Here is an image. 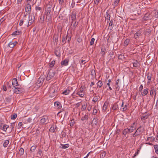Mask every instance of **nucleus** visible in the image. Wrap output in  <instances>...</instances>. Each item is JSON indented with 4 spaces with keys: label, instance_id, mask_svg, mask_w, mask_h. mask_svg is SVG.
<instances>
[{
    "label": "nucleus",
    "instance_id": "43",
    "mask_svg": "<svg viewBox=\"0 0 158 158\" xmlns=\"http://www.w3.org/2000/svg\"><path fill=\"white\" fill-rule=\"evenodd\" d=\"M148 117V115H143L142 116L141 118V120H144L147 119Z\"/></svg>",
    "mask_w": 158,
    "mask_h": 158
},
{
    "label": "nucleus",
    "instance_id": "26",
    "mask_svg": "<svg viewBox=\"0 0 158 158\" xmlns=\"http://www.w3.org/2000/svg\"><path fill=\"white\" fill-rule=\"evenodd\" d=\"M107 103L105 102L102 107V111L103 112H105L107 109Z\"/></svg>",
    "mask_w": 158,
    "mask_h": 158
},
{
    "label": "nucleus",
    "instance_id": "22",
    "mask_svg": "<svg viewBox=\"0 0 158 158\" xmlns=\"http://www.w3.org/2000/svg\"><path fill=\"white\" fill-rule=\"evenodd\" d=\"M150 15L148 13H147L145 14V15L143 17V19L145 20H148L150 18Z\"/></svg>",
    "mask_w": 158,
    "mask_h": 158
},
{
    "label": "nucleus",
    "instance_id": "62",
    "mask_svg": "<svg viewBox=\"0 0 158 158\" xmlns=\"http://www.w3.org/2000/svg\"><path fill=\"white\" fill-rule=\"evenodd\" d=\"M106 51V49L105 48H102L101 49V52L102 53V55H104L105 54V51Z\"/></svg>",
    "mask_w": 158,
    "mask_h": 158
},
{
    "label": "nucleus",
    "instance_id": "40",
    "mask_svg": "<svg viewBox=\"0 0 158 158\" xmlns=\"http://www.w3.org/2000/svg\"><path fill=\"white\" fill-rule=\"evenodd\" d=\"M52 10H48L46 9L45 10V14L46 15H51L52 14L51 13V11Z\"/></svg>",
    "mask_w": 158,
    "mask_h": 158
},
{
    "label": "nucleus",
    "instance_id": "37",
    "mask_svg": "<svg viewBox=\"0 0 158 158\" xmlns=\"http://www.w3.org/2000/svg\"><path fill=\"white\" fill-rule=\"evenodd\" d=\"M24 153V150L23 148H21L19 151V153L21 155H23Z\"/></svg>",
    "mask_w": 158,
    "mask_h": 158
},
{
    "label": "nucleus",
    "instance_id": "45",
    "mask_svg": "<svg viewBox=\"0 0 158 158\" xmlns=\"http://www.w3.org/2000/svg\"><path fill=\"white\" fill-rule=\"evenodd\" d=\"M130 42V40L128 39H127L124 41V44L126 46L128 45Z\"/></svg>",
    "mask_w": 158,
    "mask_h": 158
},
{
    "label": "nucleus",
    "instance_id": "9",
    "mask_svg": "<svg viewBox=\"0 0 158 158\" xmlns=\"http://www.w3.org/2000/svg\"><path fill=\"white\" fill-rule=\"evenodd\" d=\"M9 127V126L5 124L2 123L0 124V128L5 131H6L7 129Z\"/></svg>",
    "mask_w": 158,
    "mask_h": 158
},
{
    "label": "nucleus",
    "instance_id": "41",
    "mask_svg": "<svg viewBox=\"0 0 158 158\" xmlns=\"http://www.w3.org/2000/svg\"><path fill=\"white\" fill-rule=\"evenodd\" d=\"M69 123H70V126L71 127H73L75 123L74 119H73L71 120H70L69 122Z\"/></svg>",
    "mask_w": 158,
    "mask_h": 158
},
{
    "label": "nucleus",
    "instance_id": "19",
    "mask_svg": "<svg viewBox=\"0 0 158 158\" xmlns=\"http://www.w3.org/2000/svg\"><path fill=\"white\" fill-rule=\"evenodd\" d=\"M141 32L140 31H138L137 32H136L134 35V37L135 39L138 38L139 36H140L141 35Z\"/></svg>",
    "mask_w": 158,
    "mask_h": 158
},
{
    "label": "nucleus",
    "instance_id": "27",
    "mask_svg": "<svg viewBox=\"0 0 158 158\" xmlns=\"http://www.w3.org/2000/svg\"><path fill=\"white\" fill-rule=\"evenodd\" d=\"M87 104L86 103H84L82 106L81 110L82 111H84L85 110L87 106Z\"/></svg>",
    "mask_w": 158,
    "mask_h": 158
},
{
    "label": "nucleus",
    "instance_id": "34",
    "mask_svg": "<svg viewBox=\"0 0 158 158\" xmlns=\"http://www.w3.org/2000/svg\"><path fill=\"white\" fill-rule=\"evenodd\" d=\"M37 147V146L35 145H34L31 148H30V151L31 152H33L35 150V149H36V148Z\"/></svg>",
    "mask_w": 158,
    "mask_h": 158
},
{
    "label": "nucleus",
    "instance_id": "6",
    "mask_svg": "<svg viewBox=\"0 0 158 158\" xmlns=\"http://www.w3.org/2000/svg\"><path fill=\"white\" fill-rule=\"evenodd\" d=\"M77 94L79 95L80 97L81 98H83L85 94L83 88L82 87H81L80 88L77 92Z\"/></svg>",
    "mask_w": 158,
    "mask_h": 158
},
{
    "label": "nucleus",
    "instance_id": "29",
    "mask_svg": "<svg viewBox=\"0 0 158 158\" xmlns=\"http://www.w3.org/2000/svg\"><path fill=\"white\" fill-rule=\"evenodd\" d=\"M21 33L22 32L21 31H16L13 32L12 34L15 35H19L21 34Z\"/></svg>",
    "mask_w": 158,
    "mask_h": 158
},
{
    "label": "nucleus",
    "instance_id": "24",
    "mask_svg": "<svg viewBox=\"0 0 158 158\" xmlns=\"http://www.w3.org/2000/svg\"><path fill=\"white\" fill-rule=\"evenodd\" d=\"M97 88H101L103 85V83L102 81L99 80L98 82L97 83Z\"/></svg>",
    "mask_w": 158,
    "mask_h": 158
},
{
    "label": "nucleus",
    "instance_id": "4",
    "mask_svg": "<svg viewBox=\"0 0 158 158\" xmlns=\"http://www.w3.org/2000/svg\"><path fill=\"white\" fill-rule=\"evenodd\" d=\"M35 18L34 14L32 13L30 15H29L28 19V26L31 25L35 21Z\"/></svg>",
    "mask_w": 158,
    "mask_h": 158
},
{
    "label": "nucleus",
    "instance_id": "56",
    "mask_svg": "<svg viewBox=\"0 0 158 158\" xmlns=\"http://www.w3.org/2000/svg\"><path fill=\"white\" fill-rule=\"evenodd\" d=\"M143 86L142 85H141L140 87L139 88V92H141L142 90L143 89Z\"/></svg>",
    "mask_w": 158,
    "mask_h": 158
},
{
    "label": "nucleus",
    "instance_id": "53",
    "mask_svg": "<svg viewBox=\"0 0 158 158\" xmlns=\"http://www.w3.org/2000/svg\"><path fill=\"white\" fill-rule=\"evenodd\" d=\"M55 63V61L54 60H53L50 63V65L51 67H52L54 65Z\"/></svg>",
    "mask_w": 158,
    "mask_h": 158
},
{
    "label": "nucleus",
    "instance_id": "14",
    "mask_svg": "<svg viewBox=\"0 0 158 158\" xmlns=\"http://www.w3.org/2000/svg\"><path fill=\"white\" fill-rule=\"evenodd\" d=\"M54 106L58 109L61 108L62 106L61 103L59 102H56L54 103Z\"/></svg>",
    "mask_w": 158,
    "mask_h": 158
},
{
    "label": "nucleus",
    "instance_id": "46",
    "mask_svg": "<svg viewBox=\"0 0 158 158\" xmlns=\"http://www.w3.org/2000/svg\"><path fill=\"white\" fill-rule=\"evenodd\" d=\"M119 81V79H117L116 81V85L117 86L116 87V88L117 90H118L119 89V86L118 85Z\"/></svg>",
    "mask_w": 158,
    "mask_h": 158
},
{
    "label": "nucleus",
    "instance_id": "32",
    "mask_svg": "<svg viewBox=\"0 0 158 158\" xmlns=\"http://www.w3.org/2000/svg\"><path fill=\"white\" fill-rule=\"evenodd\" d=\"M88 118V115H87L85 114L84 116H83L81 117V120L82 121H84L86 120H87Z\"/></svg>",
    "mask_w": 158,
    "mask_h": 158
},
{
    "label": "nucleus",
    "instance_id": "11",
    "mask_svg": "<svg viewBox=\"0 0 158 158\" xmlns=\"http://www.w3.org/2000/svg\"><path fill=\"white\" fill-rule=\"evenodd\" d=\"M69 61V60L65 59L64 60L61 61V65L62 66H66L68 65Z\"/></svg>",
    "mask_w": 158,
    "mask_h": 158
},
{
    "label": "nucleus",
    "instance_id": "10",
    "mask_svg": "<svg viewBox=\"0 0 158 158\" xmlns=\"http://www.w3.org/2000/svg\"><path fill=\"white\" fill-rule=\"evenodd\" d=\"M26 15H24L23 19H21L19 22V25L21 26L23 25V22L25 21V20H27V24H28V19L27 18Z\"/></svg>",
    "mask_w": 158,
    "mask_h": 158
},
{
    "label": "nucleus",
    "instance_id": "2",
    "mask_svg": "<svg viewBox=\"0 0 158 158\" xmlns=\"http://www.w3.org/2000/svg\"><path fill=\"white\" fill-rule=\"evenodd\" d=\"M48 122V116L47 115L42 117L40 121V124L42 125H46Z\"/></svg>",
    "mask_w": 158,
    "mask_h": 158
},
{
    "label": "nucleus",
    "instance_id": "60",
    "mask_svg": "<svg viewBox=\"0 0 158 158\" xmlns=\"http://www.w3.org/2000/svg\"><path fill=\"white\" fill-rule=\"evenodd\" d=\"M91 74L93 76H94L95 77V71L92 70L91 72Z\"/></svg>",
    "mask_w": 158,
    "mask_h": 158
},
{
    "label": "nucleus",
    "instance_id": "58",
    "mask_svg": "<svg viewBox=\"0 0 158 158\" xmlns=\"http://www.w3.org/2000/svg\"><path fill=\"white\" fill-rule=\"evenodd\" d=\"M77 41L78 42L80 43L81 42V41L82 40L81 38V37L80 36H79L78 37V38H77Z\"/></svg>",
    "mask_w": 158,
    "mask_h": 158
},
{
    "label": "nucleus",
    "instance_id": "28",
    "mask_svg": "<svg viewBox=\"0 0 158 158\" xmlns=\"http://www.w3.org/2000/svg\"><path fill=\"white\" fill-rule=\"evenodd\" d=\"M130 133L128 130V128L124 129L123 131V134L124 135H126L127 133Z\"/></svg>",
    "mask_w": 158,
    "mask_h": 158
},
{
    "label": "nucleus",
    "instance_id": "23",
    "mask_svg": "<svg viewBox=\"0 0 158 158\" xmlns=\"http://www.w3.org/2000/svg\"><path fill=\"white\" fill-rule=\"evenodd\" d=\"M155 152L158 155V145L156 144L153 146Z\"/></svg>",
    "mask_w": 158,
    "mask_h": 158
},
{
    "label": "nucleus",
    "instance_id": "31",
    "mask_svg": "<svg viewBox=\"0 0 158 158\" xmlns=\"http://www.w3.org/2000/svg\"><path fill=\"white\" fill-rule=\"evenodd\" d=\"M141 127L138 128L136 131V133L138 134V135H140L142 132L141 130L140 129Z\"/></svg>",
    "mask_w": 158,
    "mask_h": 158
},
{
    "label": "nucleus",
    "instance_id": "7",
    "mask_svg": "<svg viewBox=\"0 0 158 158\" xmlns=\"http://www.w3.org/2000/svg\"><path fill=\"white\" fill-rule=\"evenodd\" d=\"M12 85L15 88L16 87L19 86V85L17 81V79L16 78H14L12 81Z\"/></svg>",
    "mask_w": 158,
    "mask_h": 158
},
{
    "label": "nucleus",
    "instance_id": "18",
    "mask_svg": "<svg viewBox=\"0 0 158 158\" xmlns=\"http://www.w3.org/2000/svg\"><path fill=\"white\" fill-rule=\"evenodd\" d=\"M43 81V79L40 77V78H38V80H37L36 82V83L37 84H39L40 85H39L40 86V85H41V84L42 83Z\"/></svg>",
    "mask_w": 158,
    "mask_h": 158
},
{
    "label": "nucleus",
    "instance_id": "36",
    "mask_svg": "<svg viewBox=\"0 0 158 158\" xmlns=\"http://www.w3.org/2000/svg\"><path fill=\"white\" fill-rule=\"evenodd\" d=\"M52 14L46 15V18L48 19V20L50 22L52 20Z\"/></svg>",
    "mask_w": 158,
    "mask_h": 158
},
{
    "label": "nucleus",
    "instance_id": "39",
    "mask_svg": "<svg viewBox=\"0 0 158 158\" xmlns=\"http://www.w3.org/2000/svg\"><path fill=\"white\" fill-rule=\"evenodd\" d=\"M134 127L132 125L131 126L130 128L128 129V130L130 133L132 132L134 130Z\"/></svg>",
    "mask_w": 158,
    "mask_h": 158
},
{
    "label": "nucleus",
    "instance_id": "47",
    "mask_svg": "<svg viewBox=\"0 0 158 158\" xmlns=\"http://www.w3.org/2000/svg\"><path fill=\"white\" fill-rule=\"evenodd\" d=\"M74 21V22L73 23H72V24H73V26L74 28H75L77 26L78 24V23L77 22L75 21Z\"/></svg>",
    "mask_w": 158,
    "mask_h": 158
},
{
    "label": "nucleus",
    "instance_id": "35",
    "mask_svg": "<svg viewBox=\"0 0 158 158\" xmlns=\"http://www.w3.org/2000/svg\"><path fill=\"white\" fill-rule=\"evenodd\" d=\"M55 130V127L53 125L51 126L49 130L50 131L52 132H54Z\"/></svg>",
    "mask_w": 158,
    "mask_h": 158
},
{
    "label": "nucleus",
    "instance_id": "49",
    "mask_svg": "<svg viewBox=\"0 0 158 158\" xmlns=\"http://www.w3.org/2000/svg\"><path fill=\"white\" fill-rule=\"evenodd\" d=\"M109 26L113 27L114 26L113 21L112 20H111L109 23Z\"/></svg>",
    "mask_w": 158,
    "mask_h": 158
},
{
    "label": "nucleus",
    "instance_id": "17",
    "mask_svg": "<svg viewBox=\"0 0 158 158\" xmlns=\"http://www.w3.org/2000/svg\"><path fill=\"white\" fill-rule=\"evenodd\" d=\"M31 10V6L29 4H28L26 5L25 10L26 12L29 13Z\"/></svg>",
    "mask_w": 158,
    "mask_h": 158
},
{
    "label": "nucleus",
    "instance_id": "20",
    "mask_svg": "<svg viewBox=\"0 0 158 158\" xmlns=\"http://www.w3.org/2000/svg\"><path fill=\"white\" fill-rule=\"evenodd\" d=\"M148 89L146 88V89L143 90V92H141V94L142 96H145L148 94Z\"/></svg>",
    "mask_w": 158,
    "mask_h": 158
},
{
    "label": "nucleus",
    "instance_id": "55",
    "mask_svg": "<svg viewBox=\"0 0 158 158\" xmlns=\"http://www.w3.org/2000/svg\"><path fill=\"white\" fill-rule=\"evenodd\" d=\"M58 2L59 4L61 6L64 3V0H58Z\"/></svg>",
    "mask_w": 158,
    "mask_h": 158
},
{
    "label": "nucleus",
    "instance_id": "15",
    "mask_svg": "<svg viewBox=\"0 0 158 158\" xmlns=\"http://www.w3.org/2000/svg\"><path fill=\"white\" fill-rule=\"evenodd\" d=\"M133 64V66L135 67H139L140 66V64L137 60H135Z\"/></svg>",
    "mask_w": 158,
    "mask_h": 158
},
{
    "label": "nucleus",
    "instance_id": "61",
    "mask_svg": "<svg viewBox=\"0 0 158 158\" xmlns=\"http://www.w3.org/2000/svg\"><path fill=\"white\" fill-rule=\"evenodd\" d=\"M154 16L156 17H158V10L156 11L155 12Z\"/></svg>",
    "mask_w": 158,
    "mask_h": 158
},
{
    "label": "nucleus",
    "instance_id": "57",
    "mask_svg": "<svg viewBox=\"0 0 158 158\" xmlns=\"http://www.w3.org/2000/svg\"><path fill=\"white\" fill-rule=\"evenodd\" d=\"M22 125H23L22 123L21 122H19L18 124V128L19 129H20L21 128V126H22Z\"/></svg>",
    "mask_w": 158,
    "mask_h": 158
},
{
    "label": "nucleus",
    "instance_id": "25",
    "mask_svg": "<svg viewBox=\"0 0 158 158\" xmlns=\"http://www.w3.org/2000/svg\"><path fill=\"white\" fill-rule=\"evenodd\" d=\"M70 92V90L69 89H65L62 93V94L65 95H68L69 94Z\"/></svg>",
    "mask_w": 158,
    "mask_h": 158
},
{
    "label": "nucleus",
    "instance_id": "64",
    "mask_svg": "<svg viewBox=\"0 0 158 158\" xmlns=\"http://www.w3.org/2000/svg\"><path fill=\"white\" fill-rule=\"evenodd\" d=\"M42 150L41 149H39L38 151V154L40 156H41V155L42 154Z\"/></svg>",
    "mask_w": 158,
    "mask_h": 158
},
{
    "label": "nucleus",
    "instance_id": "21",
    "mask_svg": "<svg viewBox=\"0 0 158 158\" xmlns=\"http://www.w3.org/2000/svg\"><path fill=\"white\" fill-rule=\"evenodd\" d=\"M118 108V105L117 104V103H115L113 105L112 109L114 110H116Z\"/></svg>",
    "mask_w": 158,
    "mask_h": 158
},
{
    "label": "nucleus",
    "instance_id": "8",
    "mask_svg": "<svg viewBox=\"0 0 158 158\" xmlns=\"http://www.w3.org/2000/svg\"><path fill=\"white\" fill-rule=\"evenodd\" d=\"M77 13L75 11H73L71 13V19L72 20V23H73V21H75L76 19Z\"/></svg>",
    "mask_w": 158,
    "mask_h": 158
},
{
    "label": "nucleus",
    "instance_id": "54",
    "mask_svg": "<svg viewBox=\"0 0 158 158\" xmlns=\"http://www.w3.org/2000/svg\"><path fill=\"white\" fill-rule=\"evenodd\" d=\"M17 115L16 114H14L11 116V119H14L16 118Z\"/></svg>",
    "mask_w": 158,
    "mask_h": 158
},
{
    "label": "nucleus",
    "instance_id": "51",
    "mask_svg": "<svg viewBox=\"0 0 158 158\" xmlns=\"http://www.w3.org/2000/svg\"><path fill=\"white\" fill-rule=\"evenodd\" d=\"M98 99V98L97 96H95L93 98L92 101L93 102H97Z\"/></svg>",
    "mask_w": 158,
    "mask_h": 158
},
{
    "label": "nucleus",
    "instance_id": "13",
    "mask_svg": "<svg viewBox=\"0 0 158 158\" xmlns=\"http://www.w3.org/2000/svg\"><path fill=\"white\" fill-rule=\"evenodd\" d=\"M53 2L51 1H50L48 4L46 5V9H47L52 10V7L53 5Z\"/></svg>",
    "mask_w": 158,
    "mask_h": 158
},
{
    "label": "nucleus",
    "instance_id": "3",
    "mask_svg": "<svg viewBox=\"0 0 158 158\" xmlns=\"http://www.w3.org/2000/svg\"><path fill=\"white\" fill-rule=\"evenodd\" d=\"M55 74V72L54 71L51 69L49 70L46 77V80L49 81L51 80Z\"/></svg>",
    "mask_w": 158,
    "mask_h": 158
},
{
    "label": "nucleus",
    "instance_id": "52",
    "mask_svg": "<svg viewBox=\"0 0 158 158\" xmlns=\"http://www.w3.org/2000/svg\"><path fill=\"white\" fill-rule=\"evenodd\" d=\"M152 78V74H151L148 73L147 79L149 81H150Z\"/></svg>",
    "mask_w": 158,
    "mask_h": 158
},
{
    "label": "nucleus",
    "instance_id": "5",
    "mask_svg": "<svg viewBox=\"0 0 158 158\" xmlns=\"http://www.w3.org/2000/svg\"><path fill=\"white\" fill-rule=\"evenodd\" d=\"M20 86L16 87L14 90V93L19 94L24 92L25 91L23 87H20Z\"/></svg>",
    "mask_w": 158,
    "mask_h": 158
},
{
    "label": "nucleus",
    "instance_id": "48",
    "mask_svg": "<svg viewBox=\"0 0 158 158\" xmlns=\"http://www.w3.org/2000/svg\"><path fill=\"white\" fill-rule=\"evenodd\" d=\"M97 113V110L96 109V107L95 106L94 107V108L93 110V114L95 115Z\"/></svg>",
    "mask_w": 158,
    "mask_h": 158
},
{
    "label": "nucleus",
    "instance_id": "44",
    "mask_svg": "<svg viewBox=\"0 0 158 158\" xmlns=\"http://www.w3.org/2000/svg\"><path fill=\"white\" fill-rule=\"evenodd\" d=\"M106 16H105L106 19H107L108 20H110V16L109 15L108 13L107 12H106Z\"/></svg>",
    "mask_w": 158,
    "mask_h": 158
},
{
    "label": "nucleus",
    "instance_id": "1",
    "mask_svg": "<svg viewBox=\"0 0 158 158\" xmlns=\"http://www.w3.org/2000/svg\"><path fill=\"white\" fill-rule=\"evenodd\" d=\"M48 92L50 96L52 98H55L57 94V92L56 91V89L54 87H52L49 88Z\"/></svg>",
    "mask_w": 158,
    "mask_h": 158
},
{
    "label": "nucleus",
    "instance_id": "12",
    "mask_svg": "<svg viewBox=\"0 0 158 158\" xmlns=\"http://www.w3.org/2000/svg\"><path fill=\"white\" fill-rule=\"evenodd\" d=\"M156 88H155L154 87H152L150 88V95L152 96L153 94H155V95H156Z\"/></svg>",
    "mask_w": 158,
    "mask_h": 158
},
{
    "label": "nucleus",
    "instance_id": "42",
    "mask_svg": "<svg viewBox=\"0 0 158 158\" xmlns=\"http://www.w3.org/2000/svg\"><path fill=\"white\" fill-rule=\"evenodd\" d=\"M120 0H115L113 3V5L114 6H117Z\"/></svg>",
    "mask_w": 158,
    "mask_h": 158
},
{
    "label": "nucleus",
    "instance_id": "63",
    "mask_svg": "<svg viewBox=\"0 0 158 158\" xmlns=\"http://www.w3.org/2000/svg\"><path fill=\"white\" fill-rule=\"evenodd\" d=\"M127 109V108L125 107H124L123 108V107H121L120 110L122 111H125Z\"/></svg>",
    "mask_w": 158,
    "mask_h": 158
},
{
    "label": "nucleus",
    "instance_id": "50",
    "mask_svg": "<svg viewBox=\"0 0 158 158\" xmlns=\"http://www.w3.org/2000/svg\"><path fill=\"white\" fill-rule=\"evenodd\" d=\"M95 39L94 38H92L90 42V45H92L94 44V41H95Z\"/></svg>",
    "mask_w": 158,
    "mask_h": 158
},
{
    "label": "nucleus",
    "instance_id": "30",
    "mask_svg": "<svg viewBox=\"0 0 158 158\" xmlns=\"http://www.w3.org/2000/svg\"><path fill=\"white\" fill-rule=\"evenodd\" d=\"M9 141L8 140H6L3 144V146L4 148H6L7 147L8 144L9 143Z\"/></svg>",
    "mask_w": 158,
    "mask_h": 158
},
{
    "label": "nucleus",
    "instance_id": "16",
    "mask_svg": "<svg viewBox=\"0 0 158 158\" xmlns=\"http://www.w3.org/2000/svg\"><path fill=\"white\" fill-rule=\"evenodd\" d=\"M17 43V42L15 41L14 42H10L8 44V46L10 48H13Z\"/></svg>",
    "mask_w": 158,
    "mask_h": 158
},
{
    "label": "nucleus",
    "instance_id": "38",
    "mask_svg": "<svg viewBox=\"0 0 158 158\" xmlns=\"http://www.w3.org/2000/svg\"><path fill=\"white\" fill-rule=\"evenodd\" d=\"M106 152L105 151L102 152L101 154L100 157L101 158H104L106 156Z\"/></svg>",
    "mask_w": 158,
    "mask_h": 158
},
{
    "label": "nucleus",
    "instance_id": "33",
    "mask_svg": "<svg viewBox=\"0 0 158 158\" xmlns=\"http://www.w3.org/2000/svg\"><path fill=\"white\" fill-rule=\"evenodd\" d=\"M61 148L63 149H65L69 147V144H61Z\"/></svg>",
    "mask_w": 158,
    "mask_h": 158
},
{
    "label": "nucleus",
    "instance_id": "59",
    "mask_svg": "<svg viewBox=\"0 0 158 158\" xmlns=\"http://www.w3.org/2000/svg\"><path fill=\"white\" fill-rule=\"evenodd\" d=\"M35 9L36 10H37V11H40L41 10L42 8L40 7H39L38 6H36L35 7Z\"/></svg>",
    "mask_w": 158,
    "mask_h": 158
}]
</instances>
